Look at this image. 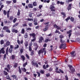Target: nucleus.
<instances>
[{"instance_id": "f257e3e1", "label": "nucleus", "mask_w": 80, "mask_h": 80, "mask_svg": "<svg viewBox=\"0 0 80 80\" xmlns=\"http://www.w3.org/2000/svg\"><path fill=\"white\" fill-rule=\"evenodd\" d=\"M69 20H70L71 22H74V18L72 17H71L70 18V16H68L66 19H65V20L67 23Z\"/></svg>"}, {"instance_id": "f03ea898", "label": "nucleus", "mask_w": 80, "mask_h": 80, "mask_svg": "<svg viewBox=\"0 0 80 80\" xmlns=\"http://www.w3.org/2000/svg\"><path fill=\"white\" fill-rule=\"evenodd\" d=\"M68 66L70 70V71H71V72H74L75 71V68H74L73 67V66H72V65H68Z\"/></svg>"}, {"instance_id": "7ed1b4c3", "label": "nucleus", "mask_w": 80, "mask_h": 80, "mask_svg": "<svg viewBox=\"0 0 80 80\" xmlns=\"http://www.w3.org/2000/svg\"><path fill=\"white\" fill-rule=\"evenodd\" d=\"M66 47V44H61L60 46H59V48L60 49H62V48H63L64 50L65 49Z\"/></svg>"}, {"instance_id": "20e7f679", "label": "nucleus", "mask_w": 80, "mask_h": 80, "mask_svg": "<svg viewBox=\"0 0 80 80\" xmlns=\"http://www.w3.org/2000/svg\"><path fill=\"white\" fill-rule=\"evenodd\" d=\"M49 8L51 9V12H55V9H54L55 8V6H53V5H51L49 7Z\"/></svg>"}, {"instance_id": "39448f33", "label": "nucleus", "mask_w": 80, "mask_h": 80, "mask_svg": "<svg viewBox=\"0 0 80 80\" xmlns=\"http://www.w3.org/2000/svg\"><path fill=\"white\" fill-rule=\"evenodd\" d=\"M10 42L9 41H7L6 44H4L3 46L5 48L7 47V46H10Z\"/></svg>"}, {"instance_id": "423d86ee", "label": "nucleus", "mask_w": 80, "mask_h": 80, "mask_svg": "<svg viewBox=\"0 0 80 80\" xmlns=\"http://www.w3.org/2000/svg\"><path fill=\"white\" fill-rule=\"evenodd\" d=\"M49 27H50V25H47L45 27V28L43 29V32H46V31L48 30Z\"/></svg>"}, {"instance_id": "0eeeda50", "label": "nucleus", "mask_w": 80, "mask_h": 80, "mask_svg": "<svg viewBox=\"0 0 80 80\" xmlns=\"http://www.w3.org/2000/svg\"><path fill=\"white\" fill-rule=\"evenodd\" d=\"M45 50V48H43L42 49L39 50L38 52V54H41V53H43Z\"/></svg>"}, {"instance_id": "6e6552de", "label": "nucleus", "mask_w": 80, "mask_h": 80, "mask_svg": "<svg viewBox=\"0 0 80 80\" xmlns=\"http://www.w3.org/2000/svg\"><path fill=\"white\" fill-rule=\"evenodd\" d=\"M72 32V30H70L68 31L67 32V34H69L68 37L69 39H70V37H71V35H72L71 32Z\"/></svg>"}, {"instance_id": "1a4fd4ad", "label": "nucleus", "mask_w": 80, "mask_h": 80, "mask_svg": "<svg viewBox=\"0 0 80 80\" xmlns=\"http://www.w3.org/2000/svg\"><path fill=\"white\" fill-rule=\"evenodd\" d=\"M44 40V38H43V37L41 36L39 38V41H38V42L39 43H42L43 42L42 41V40Z\"/></svg>"}, {"instance_id": "9d476101", "label": "nucleus", "mask_w": 80, "mask_h": 80, "mask_svg": "<svg viewBox=\"0 0 80 80\" xmlns=\"http://www.w3.org/2000/svg\"><path fill=\"white\" fill-rule=\"evenodd\" d=\"M4 49H5V48H2L1 50H0V54H2V53L4 54L5 52V50H4Z\"/></svg>"}, {"instance_id": "9b49d317", "label": "nucleus", "mask_w": 80, "mask_h": 80, "mask_svg": "<svg viewBox=\"0 0 80 80\" xmlns=\"http://www.w3.org/2000/svg\"><path fill=\"white\" fill-rule=\"evenodd\" d=\"M72 4H69L68 5L67 8V9L68 11H69L70 10H71L72 9Z\"/></svg>"}, {"instance_id": "f8f14e48", "label": "nucleus", "mask_w": 80, "mask_h": 80, "mask_svg": "<svg viewBox=\"0 0 80 80\" xmlns=\"http://www.w3.org/2000/svg\"><path fill=\"white\" fill-rule=\"evenodd\" d=\"M11 77H12L14 79H15V80H18V79L16 75H12Z\"/></svg>"}, {"instance_id": "ddd939ff", "label": "nucleus", "mask_w": 80, "mask_h": 80, "mask_svg": "<svg viewBox=\"0 0 80 80\" xmlns=\"http://www.w3.org/2000/svg\"><path fill=\"white\" fill-rule=\"evenodd\" d=\"M61 15H63L62 17L63 18H65L66 17V14H65V12H61Z\"/></svg>"}, {"instance_id": "4468645a", "label": "nucleus", "mask_w": 80, "mask_h": 80, "mask_svg": "<svg viewBox=\"0 0 80 80\" xmlns=\"http://www.w3.org/2000/svg\"><path fill=\"white\" fill-rule=\"evenodd\" d=\"M75 51H72L70 52V54L71 55L72 57H75V55L74 54V53H75Z\"/></svg>"}, {"instance_id": "2eb2a0df", "label": "nucleus", "mask_w": 80, "mask_h": 80, "mask_svg": "<svg viewBox=\"0 0 80 80\" xmlns=\"http://www.w3.org/2000/svg\"><path fill=\"white\" fill-rule=\"evenodd\" d=\"M51 41V39H50L49 38H46L45 40V43H47L48 42H50Z\"/></svg>"}, {"instance_id": "dca6fc26", "label": "nucleus", "mask_w": 80, "mask_h": 80, "mask_svg": "<svg viewBox=\"0 0 80 80\" xmlns=\"http://www.w3.org/2000/svg\"><path fill=\"white\" fill-rule=\"evenodd\" d=\"M29 35L30 37H32L33 38H35V36H36V35L34 33H30Z\"/></svg>"}, {"instance_id": "f3484780", "label": "nucleus", "mask_w": 80, "mask_h": 80, "mask_svg": "<svg viewBox=\"0 0 80 80\" xmlns=\"http://www.w3.org/2000/svg\"><path fill=\"white\" fill-rule=\"evenodd\" d=\"M12 32L13 33H18V30H15V29H13L12 30Z\"/></svg>"}, {"instance_id": "a211bd4d", "label": "nucleus", "mask_w": 80, "mask_h": 80, "mask_svg": "<svg viewBox=\"0 0 80 80\" xmlns=\"http://www.w3.org/2000/svg\"><path fill=\"white\" fill-rule=\"evenodd\" d=\"M29 8H33V5L32 4H29L28 5Z\"/></svg>"}, {"instance_id": "6ab92c4d", "label": "nucleus", "mask_w": 80, "mask_h": 80, "mask_svg": "<svg viewBox=\"0 0 80 80\" xmlns=\"http://www.w3.org/2000/svg\"><path fill=\"white\" fill-rule=\"evenodd\" d=\"M21 58L22 59V61H25V57L23 55L21 56Z\"/></svg>"}, {"instance_id": "aec40b11", "label": "nucleus", "mask_w": 80, "mask_h": 80, "mask_svg": "<svg viewBox=\"0 0 80 80\" xmlns=\"http://www.w3.org/2000/svg\"><path fill=\"white\" fill-rule=\"evenodd\" d=\"M58 70V68L56 67L55 72L57 73H60V72Z\"/></svg>"}, {"instance_id": "412c9836", "label": "nucleus", "mask_w": 80, "mask_h": 80, "mask_svg": "<svg viewBox=\"0 0 80 80\" xmlns=\"http://www.w3.org/2000/svg\"><path fill=\"white\" fill-rule=\"evenodd\" d=\"M18 67V63L15 62L13 66V68H17Z\"/></svg>"}, {"instance_id": "4be33fe9", "label": "nucleus", "mask_w": 80, "mask_h": 80, "mask_svg": "<svg viewBox=\"0 0 80 80\" xmlns=\"http://www.w3.org/2000/svg\"><path fill=\"white\" fill-rule=\"evenodd\" d=\"M3 30H7L8 29V27L7 26H5L3 27Z\"/></svg>"}, {"instance_id": "5701e85b", "label": "nucleus", "mask_w": 80, "mask_h": 80, "mask_svg": "<svg viewBox=\"0 0 80 80\" xmlns=\"http://www.w3.org/2000/svg\"><path fill=\"white\" fill-rule=\"evenodd\" d=\"M28 34L27 33H25V34L24 35V37L25 38H28Z\"/></svg>"}, {"instance_id": "b1692460", "label": "nucleus", "mask_w": 80, "mask_h": 80, "mask_svg": "<svg viewBox=\"0 0 80 80\" xmlns=\"http://www.w3.org/2000/svg\"><path fill=\"white\" fill-rule=\"evenodd\" d=\"M24 45H25V47H27L28 45V42L27 41H26L24 43Z\"/></svg>"}, {"instance_id": "393cba45", "label": "nucleus", "mask_w": 80, "mask_h": 80, "mask_svg": "<svg viewBox=\"0 0 80 80\" xmlns=\"http://www.w3.org/2000/svg\"><path fill=\"white\" fill-rule=\"evenodd\" d=\"M6 78L7 80H12V79L10 78V77L9 75H7L6 76Z\"/></svg>"}, {"instance_id": "a878e982", "label": "nucleus", "mask_w": 80, "mask_h": 80, "mask_svg": "<svg viewBox=\"0 0 80 80\" xmlns=\"http://www.w3.org/2000/svg\"><path fill=\"white\" fill-rule=\"evenodd\" d=\"M21 69L24 72H27V69L25 68H21Z\"/></svg>"}, {"instance_id": "bb28decb", "label": "nucleus", "mask_w": 80, "mask_h": 80, "mask_svg": "<svg viewBox=\"0 0 80 80\" xmlns=\"http://www.w3.org/2000/svg\"><path fill=\"white\" fill-rule=\"evenodd\" d=\"M32 5L34 7H36L37 5V4L36 2H33Z\"/></svg>"}, {"instance_id": "cd10ccee", "label": "nucleus", "mask_w": 80, "mask_h": 80, "mask_svg": "<svg viewBox=\"0 0 80 80\" xmlns=\"http://www.w3.org/2000/svg\"><path fill=\"white\" fill-rule=\"evenodd\" d=\"M11 58L12 60H15V56L14 55H12L11 56Z\"/></svg>"}, {"instance_id": "c85d7f7f", "label": "nucleus", "mask_w": 80, "mask_h": 80, "mask_svg": "<svg viewBox=\"0 0 80 80\" xmlns=\"http://www.w3.org/2000/svg\"><path fill=\"white\" fill-rule=\"evenodd\" d=\"M0 43L1 45H3V44H4V40H1L0 42Z\"/></svg>"}, {"instance_id": "c756f323", "label": "nucleus", "mask_w": 80, "mask_h": 80, "mask_svg": "<svg viewBox=\"0 0 80 80\" xmlns=\"http://www.w3.org/2000/svg\"><path fill=\"white\" fill-rule=\"evenodd\" d=\"M20 10L19 9L18 10V12L17 13V15L18 16H20Z\"/></svg>"}, {"instance_id": "7c9ffc66", "label": "nucleus", "mask_w": 80, "mask_h": 80, "mask_svg": "<svg viewBox=\"0 0 80 80\" xmlns=\"http://www.w3.org/2000/svg\"><path fill=\"white\" fill-rule=\"evenodd\" d=\"M34 54V51L33 50L31 51L30 55H31V56H33Z\"/></svg>"}, {"instance_id": "2f4dec72", "label": "nucleus", "mask_w": 80, "mask_h": 80, "mask_svg": "<svg viewBox=\"0 0 80 80\" xmlns=\"http://www.w3.org/2000/svg\"><path fill=\"white\" fill-rule=\"evenodd\" d=\"M18 23H16L14 25H13L12 27L14 28V27H15L17 26H18Z\"/></svg>"}, {"instance_id": "473e14b6", "label": "nucleus", "mask_w": 80, "mask_h": 80, "mask_svg": "<svg viewBox=\"0 0 80 80\" xmlns=\"http://www.w3.org/2000/svg\"><path fill=\"white\" fill-rule=\"evenodd\" d=\"M32 65H33V66H35V65L37 63H36L35 62H32Z\"/></svg>"}, {"instance_id": "72a5a7b5", "label": "nucleus", "mask_w": 80, "mask_h": 80, "mask_svg": "<svg viewBox=\"0 0 80 80\" xmlns=\"http://www.w3.org/2000/svg\"><path fill=\"white\" fill-rule=\"evenodd\" d=\"M21 33H22V34H24V33H25V30L24 29H23L22 30Z\"/></svg>"}, {"instance_id": "f704fd0d", "label": "nucleus", "mask_w": 80, "mask_h": 80, "mask_svg": "<svg viewBox=\"0 0 80 80\" xmlns=\"http://www.w3.org/2000/svg\"><path fill=\"white\" fill-rule=\"evenodd\" d=\"M6 56H7V54H4V57H3L4 60H6V58L7 57Z\"/></svg>"}, {"instance_id": "c9c22d12", "label": "nucleus", "mask_w": 80, "mask_h": 80, "mask_svg": "<svg viewBox=\"0 0 80 80\" xmlns=\"http://www.w3.org/2000/svg\"><path fill=\"white\" fill-rule=\"evenodd\" d=\"M3 72L4 75H8V72H6L5 71H4Z\"/></svg>"}, {"instance_id": "e433bc0d", "label": "nucleus", "mask_w": 80, "mask_h": 80, "mask_svg": "<svg viewBox=\"0 0 80 80\" xmlns=\"http://www.w3.org/2000/svg\"><path fill=\"white\" fill-rule=\"evenodd\" d=\"M40 73H41V74H44L45 73V71H43V70H41L40 71Z\"/></svg>"}, {"instance_id": "4c0bfd02", "label": "nucleus", "mask_w": 80, "mask_h": 80, "mask_svg": "<svg viewBox=\"0 0 80 80\" xmlns=\"http://www.w3.org/2000/svg\"><path fill=\"white\" fill-rule=\"evenodd\" d=\"M27 62H26L24 63L23 65V67H25V66L27 65Z\"/></svg>"}, {"instance_id": "58836bf2", "label": "nucleus", "mask_w": 80, "mask_h": 80, "mask_svg": "<svg viewBox=\"0 0 80 80\" xmlns=\"http://www.w3.org/2000/svg\"><path fill=\"white\" fill-rule=\"evenodd\" d=\"M13 19V17L11 16L10 17H9V20H12Z\"/></svg>"}, {"instance_id": "ea45409f", "label": "nucleus", "mask_w": 80, "mask_h": 80, "mask_svg": "<svg viewBox=\"0 0 80 80\" xmlns=\"http://www.w3.org/2000/svg\"><path fill=\"white\" fill-rule=\"evenodd\" d=\"M73 0H68L66 1L67 3H69V2H72V1H73Z\"/></svg>"}, {"instance_id": "a19ab883", "label": "nucleus", "mask_w": 80, "mask_h": 80, "mask_svg": "<svg viewBox=\"0 0 80 80\" xmlns=\"http://www.w3.org/2000/svg\"><path fill=\"white\" fill-rule=\"evenodd\" d=\"M29 50L30 51V52L32 51V47H31V46L29 47Z\"/></svg>"}, {"instance_id": "79ce46f5", "label": "nucleus", "mask_w": 80, "mask_h": 80, "mask_svg": "<svg viewBox=\"0 0 80 80\" xmlns=\"http://www.w3.org/2000/svg\"><path fill=\"white\" fill-rule=\"evenodd\" d=\"M7 11L5 10H4L3 11V14L4 15H7Z\"/></svg>"}, {"instance_id": "37998d69", "label": "nucleus", "mask_w": 80, "mask_h": 80, "mask_svg": "<svg viewBox=\"0 0 80 80\" xmlns=\"http://www.w3.org/2000/svg\"><path fill=\"white\" fill-rule=\"evenodd\" d=\"M19 48V45L18 44L17 45L16 47H15L14 48V49L15 50H16V49H17V48Z\"/></svg>"}, {"instance_id": "c03bdc74", "label": "nucleus", "mask_w": 80, "mask_h": 80, "mask_svg": "<svg viewBox=\"0 0 80 80\" xmlns=\"http://www.w3.org/2000/svg\"><path fill=\"white\" fill-rule=\"evenodd\" d=\"M13 52V50H12V49L10 48L9 49V53H12Z\"/></svg>"}, {"instance_id": "a18cd8bd", "label": "nucleus", "mask_w": 80, "mask_h": 80, "mask_svg": "<svg viewBox=\"0 0 80 80\" xmlns=\"http://www.w3.org/2000/svg\"><path fill=\"white\" fill-rule=\"evenodd\" d=\"M26 56L28 59H30V57L29 56H28V55L27 54H26Z\"/></svg>"}, {"instance_id": "49530a36", "label": "nucleus", "mask_w": 80, "mask_h": 80, "mask_svg": "<svg viewBox=\"0 0 80 80\" xmlns=\"http://www.w3.org/2000/svg\"><path fill=\"white\" fill-rule=\"evenodd\" d=\"M47 77H49V76H50V74L49 73H47L46 74Z\"/></svg>"}, {"instance_id": "de8ad7c7", "label": "nucleus", "mask_w": 80, "mask_h": 80, "mask_svg": "<svg viewBox=\"0 0 80 80\" xmlns=\"http://www.w3.org/2000/svg\"><path fill=\"white\" fill-rule=\"evenodd\" d=\"M16 21H17V18H15L13 20V23H15Z\"/></svg>"}, {"instance_id": "09e8293b", "label": "nucleus", "mask_w": 80, "mask_h": 80, "mask_svg": "<svg viewBox=\"0 0 80 80\" xmlns=\"http://www.w3.org/2000/svg\"><path fill=\"white\" fill-rule=\"evenodd\" d=\"M6 2L7 4H10V3H11V1H7Z\"/></svg>"}, {"instance_id": "8fccbe9b", "label": "nucleus", "mask_w": 80, "mask_h": 80, "mask_svg": "<svg viewBox=\"0 0 80 80\" xmlns=\"http://www.w3.org/2000/svg\"><path fill=\"white\" fill-rule=\"evenodd\" d=\"M55 33H58V34H60V33L58 30H56V31L55 32Z\"/></svg>"}, {"instance_id": "3c124183", "label": "nucleus", "mask_w": 80, "mask_h": 80, "mask_svg": "<svg viewBox=\"0 0 80 80\" xmlns=\"http://www.w3.org/2000/svg\"><path fill=\"white\" fill-rule=\"evenodd\" d=\"M60 42L61 43H65V41H62V39H61Z\"/></svg>"}, {"instance_id": "603ef678", "label": "nucleus", "mask_w": 80, "mask_h": 80, "mask_svg": "<svg viewBox=\"0 0 80 80\" xmlns=\"http://www.w3.org/2000/svg\"><path fill=\"white\" fill-rule=\"evenodd\" d=\"M35 40H36V38H34L33 39L31 40V42H35Z\"/></svg>"}, {"instance_id": "864d4df0", "label": "nucleus", "mask_w": 80, "mask_h": 80, "mask_svg": "<svg viewBox=\"0 0 80 80\" xmlns=\"http://www.w3.org/2000/svg\"><path fill=\"white\" fill-rule=\"evenodd\" d=\"M42 67H43V68L44 70H46V66H45V64L43 65V66H42Z\"/></svg>"}, {"instance_id": "5fc2aeb1", "label": "nucleus", "mask_w": 80, "mask_h": 80, "mask_svg": "<svg viewBox=\"0 0 80 80\" xmlns=\"http://www.w3.org/2000/svg\"><path fill=\"white\" fill-rule=\"evenodd\" d=\"M7 67L8 68V70H10V65L8 64L7 66Z\"/></svg>"}, {"instance_id": "6e6d98bb", "label": "nucleus", "mask_w": 80, "mask_h": 80, "mask_svg": "<svg viewBox=\"0 0 80 80\" xmlns=\"http://www.w3.org/2000/svg\"><path fill=\"white\" fill-rule=\"evenodd\" d=\"M37 73H38V77H40V73L39 72H37Z\"/></svg>"}, {"instance_id": "4d7b16f0", "label": "nucleus", "mask_w": 80, "mask_h": 80, "mask_svg": "<svg viewBox=\"0 0 80 80\" xmlns=\"http://www.w3.org/2000/svg\"><path fill=\"white\" fill-rule=\"evenodd\" d=\"M48 70L49 71V72H52V71L53 70V68H50L48 69Z\"/></svg>"}, {"instance_id": "13d9d810", "label": "nucleus", "mask_w": 80, "mask_h": 80, "mask_svg": "<svg viewBox=\"0 0 80 80\" xmlns=\"http://www.w3.org/2000/svg\"><path fill=\"white\" fill-rule=\"evenodd\" d=\"M59 38L61 39H62L63 38V36L62 35H60L59 36Z\"/></svg>"}, {"instance_id": "bf43d9fd", "label": "nucleus", "mask_w": 80, "mask_h": 80, "mask_svg": "<svg viewBox=\"0 0 80 80\" xmlns=\"http://www.w3.org/2000/svg\"><path fill=\"white\" fill-rule=\"evenodd\" d=\"M38 46H37L35 47L34 48L35 50H37V49H38Z\"/></svg>"}, {"instance_id": "052dcab7", "label": "nucleus", "mask_w": 80, "mask_h": 80, "mask_svg": "<svg viewBox=\"0 0 80 80\" xmlns=\"http://www.w3.org/2000/svg\"><path fill=\"white\" fill-rule=\"evenodd\" d=\"M17 42H18V43L19 44V45H21V44L20 43V40H17Z\"/></svg>"}, {"instance_id": "680f3d73", "label": "nucleus", "mask_w": 80, "mask_h": 80, "mask_svg": "<svg viewBox=\"0 0 80 80\" xmlns=\"http://www.w3.org/2000/svg\"><path fill=\"white\" fill-rule=\"evenodd\" d=\"M4 70H6L7 71V72H9V70H8V68H4Z\"/></svg>"}, {"instance_id": "e2e57ef3", "label": "nucleus", "mask_w": 80, "mask_h": 80, "mask_svg": "<svg viewBox=\"0 0 80 80\" xmlns=\"http://www.w3.org/2000/svg\"><path fill=\"white\" fill-rule=\"evenodd\" d=\"M32 10L33 12H35L37 11V8H34Z\"/></svg>"}, {"instance_id": "0e129e2a", "label": "nucleus", "mask_w": 80, "mask_h": 80, "mask_svg": "<svg viewBox=\"0 0 80 80\" xmlns=\"http://www.w3.org/2000/svg\"><path fill=\"white\" fill-rule=\"evenodd\" d=\"M6 32H8V33H10V30L9 29H7L6 31Z\"/></svg>"}, {"instance_id": "69168bd1", "label": "nucleus", "mask_w": 80, "mask_h": 80, "mask_svg": "<svg viewBox=\"0 0 80 80\" xmlns=\"http://www.w3.org/2000/svg\"><path fill=\"white\" fill-rule=\"evenodd\" d=\"M20 52L21 53H23V49H21L20 50Z\"/></svg>"}, {"instance_id": "338daca9", "label": "nucleus", "mask_w": 80, "mask_h": 80, "mask_svg": "<svg viewBox=\"0 0 80 80\" xmlns=\"http://www.w3.org/2000/svg\"><path fill=\"white\" fill-rule=\"evenodd\" d=\"M65 78H66V80H68V78L67 75H66L65 76Z\"/></svg>"}, {"instance_id": "774afa93", "label": "nucleus", "mask_w": 80, "mask_h": 80, "mask_svg": "<svg viewBox=\"0 0 80 80\" xmlns=\"http://www.w3.org/2000/svg\"><path fill=\"white\" fill-rule=\"evenodd\" d=\"M53 27L54 28H57V27H58V26L56 24H54L53 25Z\"/></svg>"}]
</instances>
